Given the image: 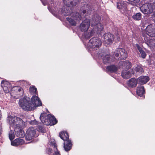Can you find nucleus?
I'll use <instances>...</instances> for the list:
<instances>
[{
	"label": "nucleus",
	"mask_w": 155,
	"mask_h": 155,
	"mask_svg": "<svg viewBox=\"0 0 155 155\" xmlns=\"http://www.w3.org/2000/svg\"><path fill=\"white\" fill-rule=\"evenodd\" d=\"M24 91L20 87V96L22 97L20 99V107L25 110L29 111L34 110L36 107L41 105L42 103L37 96L33 95L30 99V98L24 96Z\"/></svg>",
	"instance_id": "1"
},
{
	"label": "nucleus",
	"mask_w": 155,
	"mask_h": 155,
	"mask_svg": "<svg viewBox=\"0 0 155 155\" xmlns=\"http://www.w3.org/2000/svg\"><path fill=\"white\" fill-rule=\"evenodd\" d=\"M40 119L42 123L46 125H53L56 124L57 121L56 118L50 114L47 115L46 113L41 114Z\"/></svg>",
	"instance_id": "2"
},
{
	"label": "nucleus",
	"mask_w": 155,
	"mask_h": 155,
	"mask_svg": "<svg viewBox=\"0 0 155 155\" xmlns=\"http://www.w3.org/2000/svg\"><path fill=\"white\" fill-rule=\"evenodd\" d=\"M59 136L64 141V147L65 150L66 151L70 150L71 148L72 144L71 140L69 139L68 133L66 132H61L60 133Z\"/></svg>",
	"instance_id": "3"
},
{
	"label": "nucleus",
	"mask_w": 155,
	"mask_h": 155,
	"mask_svg": "<svg viewBox=\"0 0 155 155\" xmlns=\"http://www.w3.org/2000/svg\"><path fill=\"white\" fill-rule=\"evenodd\" d=\"M8 121L10 125L14 126L15 135L18 137L19 136V125L18 120L19 118L15 116L10 115L8 117Z\"/></svg>",
	"instance_id": "4"
},
{
	"label": "nucleus",
	"mask_w": 155,
	"mask_h": 155,
	"mask_svg": "<svg viewBox=\"0 0 155 155\" xmlns=\"http://www.w3.org/2000/svg\"><path fill=\"white\" fill-rule=\"evenodd\" d=\"M101 39L95 37L92 38L89 40L87 44V46L93 50H96L101 47Z\"/></svg>",
	"instance_id": "5"
},
{
	"label": "nucleus",
	"mask_w": 155,
	"mask_h": 155,
	"mask_svg": "<svg viewBox=\"0 0 155 155\" xmlns=\"http://www.w3.org/2000/svg\"><path fill=\"white\" fill-rule=\"evenodd\" d=\"M114 55L118 58L119 60H124L127 57V54L125 50L123 48H118L114 52Z\"/></svg>",
	"instance_id": "6"
},
{
	"label": "nucleus",
	"mask_w": 155,
	"mask_h": 155,
	"mask_svg": "<svg viewBox=\"0 0 155 155\" xmlns=\"http://www.w3.org/2000/svg\"><path fill=\"white\" fill-rule=\"evenodd\" d=\"M140 10L144 14H149L151 13L153 11L152 6L150 4L146 3L143 4L140 8Z\"/></svg>",
	"instance_id": "7"
},
{
	"label": "nucleus",
	"mask_w": 155,
	"mask_h": 155,
	"mask_svg": "<svg viewBox=\"0 0 155 155\" xmlns=\"http://www.w3.org/2000/svg\"><path fill=\"white\" fill-rule=\"evenodd\" d=\"M146 35L148 37H155V25L152 24L148 25L146 28Z\"/></svg>",
	"instance_id": "8"
},
{
	"label": "nucleus",
	"mask_w": 155,
	"mask_h": 155,
	"mask_svg": "<svg viewBox=\"0 0 155 155\" xmlns=\"http://www.w3.org/2000/svg\"><path fill=\"white\" fill-rule=\"evenodd\" d=\"M36 131L34 127H29L26 132V135L25 139L27 140H30L32 139L35 136Z\"/></svg>",
	"instance_id": "9"
},
{
	"label": "nucleus",
	"mask_w": 155,
	"mask_h": 155,
	"mask_svg": "<svg viewBox=\"0 0 155 155\" xmlns=\"http://www.w3.org/2000/svg\"><path fill=\"white\" fill-rule=\"evenodd\" d=\"M63 14L65 16H68L70 15L73 17V18L75 19L76 20L79 21L82 20V17L79 14V13L77 12H72L71 14H70V12H64Z\"/></svg>",
	"instance_id": "10"
},
{
	"label": "nucleus",
	"mask_w": 155,
	"mask_h": 155,
	"mask_svg": "<svg viewBox=\"0 0 155 155\" xmlns=\"http://www.w3.org/2000/svg\"><path fill=\"white\" fill-rule=\"evenodd\" d=\"M103 37L104 42L108 45L112 43L114 40V35L110 33L105 34Z\"/></svg>",
	"instance_id": "11"
},
{
	"label": "nucleus",
	"mask_w": 155,
	"mask_h": 155,
	"mask_svg": "<svg viewBox=\"0 0 155 155\" xmlns=\"http://www.w3.org/2000/svg\"><path fill=\"white\" fill-rule=\"evenodd\" d=\"M1 85L5 93L9 92L11 89V84L7 81H2L1 82Z\"/></svg>",
	"instance_id": "12"
},
{
	"label": "nucleus",
	"mask_w": 155,
	"mask_h": 155,
	"mask_svg": "<svg viewBox=\"0 0 155 155\" xmlns=\"http://www.w3.org/2000/svg\"><path fill=\"white\" fill-rule=\"evenodd\" d=\"M90 24V22L89 20H84L81 24L80 26V29L82 31H87L88 29Z\"/></svg>",
	"instance_id": "13"
},
{
	"label": "nucleus",
	"mask_w": 155,
	"mask_h": 155,
	"mask_svg": "<svg viewBox=\"0 0 155 155\" xmlns=\"http://www.w3.org/2000/svg\"><path fill=\"white\" fill-rule=\"evenodd\" d=\"M144 40L145 43L150 48L155 47V40L150 38L147 36L144 35Z\"/></svg>",
	"instance_id": "14"
},
{
	"label": "nucleus",
	"mask_w": 155,
	"mask_h": 155,
	"mask_svg": "<svg viewBox=\"0 0 155 155\" xmlns=\"http://www.w3.org/2000/svg\"><path fill=\"white\" fill-rule=\"evenodd\" d=\"M100 16L98 14L94 15L92 18L90 22L92 26H95L97 24L99 23L101 20Z\"/></svg>",
	"instance_id": "15"
},
{
	"label": "nucleus",
	"mask_w": 155,
	"mask_h": 155,
	"mask_svg": "<svg viewBox=\"0 0 155 155\" xmlns=\"http://www.w3.org/2000/svg\"><path fill=\"white\" fill-rule=\"evenodd\" d=\"M138 81L137 79H136L134 78H133L130 79L128 81L127 84L128 86L131 88L135 87Z\"/></svg>",
	"instance_id": "16"
},
{
	"label": "nucleus",
	"mask_w": 155,
	"mask_h": 155,
	"mask_svg": "<svg viewBox=\"0 0 155 155\" xmlns=\"http://www.w3.org/2000/svg\"><path fill=\"white\" fill-rule=\"evenodd\" d=\"M25 126V122L20 119V138H23L24 137L25 133L22 129L24 128Z\"/></svg>",
	"instance_id": "17"
},
{
	"label": "nucleus",
	"mask_w": 155,
	"mask_h": 155,
	"mask_svg": "<svg viewBox=\"0 0 155 155\" xmlns=\"http://www.w3.org/2000/svg\"><path fill=\"white\" fill-rule=\"evenodd\" d=\"M149 80V77L146 76H141L137 79L139 84H146Z\"/></svg>",
	"instance_id": "18"
},
{
	"label": "nucleus",
	"mask_w": 155,
	"mask_h": 155,
	"mask_svg": "<svg viewBox=\"0 0 155 155\" xmlns=\"http://www.w3.org/2000/svg\"><path fill=\"white\" fill-rule=\"evenodd\" d=\"M145 91L144 87L142 85L137 87V94L140 96L142 97L145 94Z\"/></svg>",
	"instance_id": "19"
},
{
	"label": "nucleus",
	"mask_w": 155,
	"mask_h": 155,
	"mask_svg": "<svg viewBox=\"0 0 155 155\" xmlns=\"http://www.w3.org/2000/svg\"><path fill=\"white\" fill-rule=\"evenodd\" d=\"M94 27L93 28V31H95L97 33L103 30L104 27L102 25L99 23L96 25L95 26H93Z\"/></svg>",
	"instance_id": "20"
},
{
	"label": "nucleus",
	"mask_w": 155,
	"mask_h": 155,
	"mask_svg": "<svg viewBox=\"0 0 155 155\" xmlns=\"http://www.w3.org/2000/svg\"><path fill=\"white\" fill-rule=\"evenodd\" d=\"M122 68L124 69H128L131 68V64L128 61H121Z\"/></svg>",
	"instance_id": "21"
},
{
	"label": "nucleus",
	"mask_w": 155,
	"mask_h": 155,
	"mask_svg": "<svg viewBox=\"0 0 155 155\" xmlns=\"http://www.w3.org/2000/svg\"><path fill=\"white\" fill-rule=\"evenodd\" d=\"M106 69L110 72H115L117 70V68L114 65H112L108 66L106 68Z\"/></svg>",
	"instance_id": "22"
},
{
	"label": "nucleus",
	"mask_w": 155,
	"mask_h": 155,
	"mask_svg": "<svg viewBox=\"0 0 155 155\" xmlns=\"http://www.w3.org/2000/svg\"><path fill=\"white\" fill-rule=\"evenodd\" d=\"M122 76L125 79H128L131 77V74L129 71H123L121 73Z\"/></svg>",
	"instance_id": "23"
},
{
	"label": "nucleus",
	"mask_w": 155,
	"mask_h": 155,
	"mask_svg": "<svg viewBox=\"0 0 155 155\" xmlns=\"http://www.w3.org/2000/svg\"><path fill=\"white\" fill-rule=\"evenodd\" d=\"M102 60L103 63L105 64L110 63L111 60L110 55L108 54L105 55H103Z\"/></svg>",
	"instance_id": "24"
},
{
	"label": "nucleus",
	"mask_w": 155,
	"mask_h": 155,
	"mask_svg": "<svg viewBox=\"0 0 155 155\" xmlns=\"http://www.w3.org/2000/svg\"><path fill=\"white\" fill-rule=\"evenodd\" d=\"M134 70L137 72L141 74L144 72L143 68L140 65H136L134 67Z\"/></svg>",
	"instance_id": "25"
},
{
	"label": "nucleus",
	"mask_w": 155,
	"mask_h": 155,
	"mask_svg": "<svg viewBox=\"0 0 155 155\" xmlns=\"http://www.w3.org/2000/svg\"><path fill=\"white\" fill-rule=\"evenodd\" d=\"M92 7L89 5H87L86 6V9L83 10V14L87 13V14H90L92 11Z\"/></svg>",
	"instance_id": "26"
},
{
	"label": "nucleus",
	"mask_w": 155,
	"mask_h": 155,
	"mask_svg": "<svg viewBox=\"0 0 155 155\" xmlns=\"http://www.w3.org/2000/svg\"><path fill=\"white\" fill-rule=\"evenodd\" d=\"M123 3L122 2L117 3V8L120 9L121 12L122 11H124V10L126 9L125 5L123 4Z\"/></svg>",
	"instance_id": "27"
},
{
	"label": "nucleus",
	"mask_w": 155,
	"mask_h": 155,
	"mask_svg": "<svg viewBox=\"0 0 155 155\" xmlns=\"http://www.w3.org/2000/svg\"><path fill=\"white\" fill-rule=\"evenodd\" d=\"M132 18L135 21H139L142 18L141 14L140 13H137L134 15Z\"/></svg>",
	"instance_id": "28"
},
{
	"label": "nucleus",
	"mask_w": 155,
	"mask_h": 155,
	"mask_svg": "<svg viewBox=\"0 0 155 155\" xmlns=\"http://www.w3.org/2000/svg\"><path fill=\"white\" fill-rule=\"evenodd\" d=\"M29 91L32 95L36 94L37 89L35 86H30L29 89Z\"/></svg>",
	"instance_id": "29"
},
{
	"label": "nucleus",
	"mask_w": 155,
	"mask_h": 155,
	"mask_svg": "<svg viewBox=\"0 0 155 155\" xmlns=\"http://www.w3.org/2000/svg\"><path fill=\"white\" fill-rule=\"evenodd\" d=\"M79 0H73V1H71L70 2V3L71 5H69L68 4H67V3H66V2H65V0H64V2L65 4H66V5L68 7H71V5L72 6H74L76 4L79 2Z\"/></svg>",
	"instance_id": "30"
},
{
	"label": "nucleus",
	"mask_w": 155,
	"mask_h": 155,
	"mask_svg": "<svg viewBox=\"0 0 155 155\" xmlns=\"http://www.w3.org/2000/svg\"><path fill=\"white\" fill-rule=\"evenodd\" d=\"M66 20L69 22L70 24L72 26H74L76 25V22L74 19L69 18H67Z\"/></svg>",
	"instance_id": "31"
},
{
	"label": "nucleus",
	"mask_w": 155,
	"mask_h": 155,
	"mask_svg": "<svg viewBox=\"0 0 155 155\" xmlns=\"http://www.w3.org/2000/svg\"><path fill=\"white\" fill-rule=\"evenodd\" d=\"M12 145L15 146H18L19 145V139L18 138L16 139L13 141H12L11 143Z\"/></svg>",
	"instance_id": "32"
},
{
	"label": "nucleus",
	"mask_w": 155,
	"mask_h": 155,
	"mask_svg": "<svg viewBox=\"0 0 155 155\" xmlns=\"http://www.w3.org/2000/svg\"><path fill=\"white\" fill-rule=\"evenodd\" d=\"M9 137L11 141L14 138V134L12 130H11L9 133Z\"/></svg>",
	"instance_id": "33"
},
{
	"label": "nucleus",
	"mask_w": 155,
	"mask_h": 155,
	"mask_svg": "<svg viewBox=\"0 0 155 155\" xmlns=\"http://www.w3.org/2000/svg\"><path fill=\"white\" fill-rule=\"evenodd\" d=\"M38 130L41 133H45L46 130L45 128L42 126H39L38 128Z\"/></svg>",
	"instance_id": "34"
},
{
	"label": "nucleus",
	"mask_w": 155,
	"mask_h": 155,
	"mask_svg": "<svg viewBox=\"0 0 155 155\" xmlns=\"http://www.w3.org/2000/svg\"><path fill=\"white\" fill-rule=\"evenodd\" d=\"M92 35V33L91 32L88 33H85L84 37L86 38H88L91 36Z\"/></svg>",
	"instance_id": "35"
},
{
	"label": "nucleus",
	"mask_w": 155,
	"mask_h": 155,
	"mask_svg": "<svg viewBox=\"0 0 155 155\" xmlns=\"http://www.w3.org/2000/svg\"><path fill=\"white\" fill-rule=\"evenodd\" d=\"M141 54V57L143 58H145L146 56V54L145 52L143 50L140 53Z\"/></svg>",
	"instance_id": "36"
},
{
	"label": "nucleus",
	"mask_w": 155,
	"mask_h": 155,
	"mask_svg": "<svg viewBox=\"0 0 155 155\" xmlns=\"http://www.w3.org/2000/svg\"><path fill=\"white\" fill-rule=\"evenodd\" d=\"M136 45L137 49L138 50L140 53L143 51L141 48L139 46L138 44H136Z\"/></svg>",
	"instance_id": "37"
},
{
	"label": "nucleus",
	"mask_w": 155,
	"mask_h": 155,
	"mask_svg": "<svg viewBox=\"0 0 155 155\" xmlns=\"http://www.w3.org/2000/svg\"><path fill=\"white\" fill-rule=\"evenodd\" d=\"M53 151H54V150L53 149H53L51 148H50L48 149V152L49 153V154L50 155L51 154V153L53 152Z\"/></svg>",
	"instance_id": "38"
},
{
	"label": "nucleus",
	"mask_w": 155,
	"mask_h": 155,
	"mask_svg": "<svg viewBox=\"0 0 155 155\" xmlns=\"http://www.w3.org/2000/svg\"><path fill=\"white\" fill-rule=\"evenodd\" d=\"M16 90L18 91H19V88L18 86H15L12 88V91Z\"/></svg>",
	"instance_id": "39"
},
{
	"label": "nucleus",
	"mask_w": 155,
	"mask_h": 155,
	"mask_svg": "<svg viewBox=\"0 0 155 155\" xmlns=\"http://www.w3.org/2000/svg\"><path fill=\"white\" fill-rule=\"evenodd\" d=\"M32 124H38V122L35 120L31 122Z\"/></svg>",
	"instance_id": "40"
},
{
	"label": "nucleus",
	"mask_w": 155,
	"mask_h": 155,
	"mask_svg": "<svg viewBox=\"0 0 155 155\" xmlns=\"http://www.w3.org/2000/svg\"><path fill=\"white\" fill-rule=\"evenodd\" d=\"M25 143L24 140L23 139H20V144H22Z\"/></svg>",
	"instance_id": "41"
},
{
	"label": "nucleus",
	"mask_w": 155,
	"mask_h": 155,
	"mask_svg": "<svg viewBox=\"0 0 155 155\" xmlns=\"http://www.w3.org/2000/svg\"><path fill=\"white\" fill-rule=\"evenodd\" d=\"M2 131V128L1 127V125L0 124V135L1 134Z\"/></svg>",
	"instance_id": "42"
},
{
	"label": "nucleus",
	"mask_w": 155,
	"mask_h": 155,
	"mask_svg": "<svg viewBox=\"0 0 155 155\" xmlns=\"http://www.w3.org/2000/svg\"><path fill=\"white\" fill-rule=\"evenodd\" d=\"M1 110H0V118H1V117H2V115H1Z\"/></svg>",
	"instance_id": "43"
},
{
	"label": "nucleus",
	"mask_w": 155,
	"mask_h": 155,
	"mask_svg": "<svg viewBox=\"0 0 155 155\" xmlns=\"http://www.w3.org/2000/svg\"><path fill=\"white\" fill-rule=\"evenodd\" d=\"M132 73L133 74H134V72L133 70L132 71Z\"/></svg>",
	"instance_id": "44"
},
{
	"label": "nucleus",
	"mask_w": 155,
	"mask_h": 155,
	"mask_svg": "<svg viewBox=\"0 0 155 155\" xmlns=\"http://www.w3.org/2000/svg\"><path fill=\"white\" fill-rule=\"evenodd\" d=\"M99 56H102V55H101V54H99Z\"/></svg>",
	"instance_id": "45"
},
{
	"label": "nucleus",
	"mask_w": 155,
	"mask_h": 155,
	"mask_svg": "<svg viewBox=\"0 0 155 155\" xmlns=\"http://www.w3.org/2000/svg\"><path fill=\"white\" fill-rule=\"evenodd\" d=\"M18 104H19V101H18Z\"/></svg>",
	"instance_id": "46"
},
{
	"label": "nucleus",
	"mask_w": 155,
	"mask_h": 155,
	"mask_svg": "<svg viewBox=\"0 0 155 155\" xmlns=\"http://www.w3.org/2000/svg\"><path fill=\"white\" fill-rule=\"evenodd\" d=\"M44 5H45V4H44Z\"/></svg>",
	"instance_id": "47"
}]
</instances>
